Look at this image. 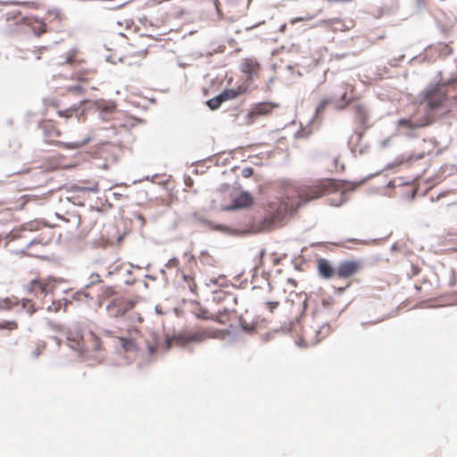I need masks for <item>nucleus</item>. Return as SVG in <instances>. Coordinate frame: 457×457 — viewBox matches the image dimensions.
<instances>
[{"label":"nucleus","instance_id":"5","mask_svg":"<svg viewBox=\"0 0 457 457\" xmlns=\"http://www.w3.org/2000/svg\"><path fill=\"white\" fill-rule=\"evenodd\" d=\"M213 302L220 305L218 310L221 311V313H226L227 316L237 312V298L233 293L216 291L213 294Z\"/></svg>","mask_w":457,"mask_h":457},{"label":"nucleus","instance_id":"16","mask_svg":"<svg viewBox=\"0 0 457 457\" xmlns=\"http://www.w3.org/2000/svg\"><path fill=\"white\" fill-rule=\"evenodd\" d=\"M317 269L323 278L329 279L337 276V268L326 259L320 258L317 261Z\"/></svg>","mask_w":457,"mask_h":457},{"label":"nucleus","instance_id":"33","mask_svg":"<svg viewBox=\"0 0 457 457\" xmlns=\"http://www.w3.org/2000/svg\"><path fill=\"white\" fill-rule=\"evenodd\" d=\"M354 111L361 121H364L366 120V112L362 106H361V105L355 106Z\"/></svg>","mask_w":457,"mask_h":457},{"label":"nucleus","instance_id":"26","mask_svg":"<svg viewBox=\"0 0 457 457\" xmlns=\"http://www.w3.org/2000/svg\"><path fill=\"white\" fill-rule=\"evenodd\" d=\"M93 74H94V72H91L88 71H79L74 74V79H77L78 81L87 82L91 79Z\"/></svg>","mask_w":457,"mask_h":457},{"label":"nucleus","instance_id":"4","mask_svg":"<svg viewBox=\"0 0 457 457\" xmlns=\"http://www.w3.org/2000/svg\"><path fill=\"white\" fill-rule=\"evenodd\" d=\"M71 348L81 355L90 356L104 349L101 339L92 331L83 334L71 335L67 337Z\"/></svg>","mask_w":457,"mask_h":457},{"label":"nucleus","instance_id":"32","mask_svg":"<svg viewBox=\"0 0 457 457\" xmlns=\"http://www.w3.org/2000/svg\"><path fill=\"white\" fill-rule=\"evenodd\" d=\"M38 198L37 196L34 195H22L21 198H20V201H21V208H23V206L30 202V201H37Z\"/></svg>","mask_w":457,"mask_h":457},{"label":"nucleus","instance_id":"35","mask_svg":"<svg viewBox=\"0 0 457 457\" xmlns=\"http://www.w3.org/2000/svg\"><path fill=\"white\" fill-rule=\"evenodd\" d=\"M62 308V303L60 301L58 302H53L52 305L47 307V310L50 312H59Z\"/></svg>","mask_w":457,"mask_h":457},{"label":"nucleus","instance_id":"49","mask_svg":"<svg viewBox=\"0 0 457 457\" xmlns=\"http://www.w3.org/2000/svg\"><path fill=\"white\" fill-rule=\"evenodd\" d=\"M2 204V203H0V205Z\"/></svg>","mask_w":457,"mask_h":457},{"label":"nucleus","instance_id":"40","mask_svg":"<svg viewBox=\"0 0 457 457\" xmlns=\"http://www.w3.org/2000/svg\"><path fill=\"white\" fill-rule=\"evenodd\" d=\"M1 304L5 309H10V308L12 307V303H11V301L9 299L4 300Z\"/></svg>","mask_w":457,"mask_h":457},{"label":"nucleus","instance_id":"41","mask_svg":"<svg viewBox=\"0 0 457 457\" xmlns=\"http://www.w3.org/2000/svg\"><path fill=\"white\" fill-rule=\"evenodd\" d=\"M447 195H448V192H443V193L439 194L436 198L431 196V201L432 202L438 201L439 199L445 197Z\"/></svg>","mask_w":457,"mask_h":457},{"label":"nucleus","instance_id":"30","mask_svg":"<svg viewBox=\"0 0 457 457\" xmlns=\"http://www.w3.org/2000/svg\"><path fill=\"white\" fill-rule=\"evenodd\" d=\"M183 278H184V281L186 282L187 287L189 288V290L192 293H195L197 287H196V284H195V282L194 280V278H192L191 276H188V275H184Z\"/></svg>","mask_w":457,"mask_h":457},{"label":"nucleus","instance_id":"18","mask_svg":"<svg viewBox=\"0 0 457 457\" xmlns=\"http://www.w3.org/2000/svg\"><path fill=\"white\" fill-rule=\"evenodd\" d=\"M253 198L247 192H242L237 197H236L233 201V205L228 207V210L231 209H238V208H246L253 204Z\"/></svg>","mask_w":457,"mask_h":457},{"label":"nucleus","instance_id":"34","mask_svg":"<svg viewBox=\"0 0 457 457\" xmlns=\"http://www.w3.org/2000/svg\"><path fill=\"white\" fill-rule=\"evenodd\" d=\"M329 103H330L329 99H323V100H321L320 103L319 104V105L316 108V113L317 114L322 113L324 112L325 108L327 107V105Z\"/></svg>","mask_w":457,"mask_h":457},{"label":"nucleus","instance_id":"11","mask_svg":"<svg viewBox=\"0 0 457 457\" xmlns=\"http://www.w3.org/2000/svg\"><path fill=\"white\" fill-rule=\"evenodd\" d=\"M261 70V64L253 57L244 58L241 61L240 71L247 76L248 79L258 78Z\"/></svg>","mask_w":457,"mask_h":457},{"label":"nucleus","instance_id":"48","mask_svg":"<svg viewBox=\"0 0 457 457\" xmlns=\"http://www.w3.org/2000/svg\"><path fill=\"white\" fill-rule=\"evenodd\" d=\"M345 195V192H342V193H341V197L343 198V196H344Z\"/></svg>","mask_w":457,"mask_h":457},{"label":"nucleus","instance_id":"2","mask_svg":"<svg viewBox=\"0 0 457 457\" xmlns=\"http://www.w3.org/2000/svg\"><path fill=\"white\" fill-rule=\"evenodd\" d=\"M454 82V80H449L447 83L444 84L429 85L421 91L419 107H423L425 109V114H430L432 116V120H434L436 112L449 108V97L446 86L453 85Z\"/></svg>","mask_w":457,"mask_h":457},{"label":"nucleus","instance_id":"29","mask_svg":"<svg viewBox=\"0 0 457 457\" xmlns=\"http://www.w3.org/2000/svg\"><path fill=\"white\" fill-rule=\"evenodd\" d=\"M232 314H228V316L226 315V313H221V311H217V313L214 314V319L213 320H216L221 324H228V321H229V319H230V316Z\"/></svg>","mask_w":457,"mask_h":457},{"label":"nucleus","instance_id":"3","mask_svg":"<svg viewBox=\"0 0 457 457\" xmlns=\"http://www.w3.org/2000/svg\"><path fill=\"white\" fill-rule=\"evenodd\" d=\"M436 148L437 143L434 139H422L411 154L400 155L392 163H389L387 168L392 169L396 166L411 167L424 157L436 153Z\"/></svg>","mask_w":457,"mask_h":457},{"label":"nucleus","instance_id":"47","mask_svg":"<svg viewBox=\"0 0 457 457\" xmlns=\"http://www.w3.org/2000/svg\"><path fill=\"white\" fill-rule=\"evenodd\" d=\"M67 62L71 63V58H68V59H67Z\"/></svg>","mask_w":457,"mask_h":457},{"label":"nucleus","instance_id":"45","mask_svg":"<svg viewBox=\"0 0 457 457\" xmlns=\"http://www.w3.org/2000/svg\"><path fill=\"white\" fill-rule=\"evenodd\" d=\"M39 354H40V351H39V349H38V348H37V351L35 352V354H34V355L37 357V356H38Z\"/></svg>","mask_w":457,"mask_h":457},{"label":"nucleus","instance_id":"44","mask_svg":"<svg viewBox=\"0 0 457 457\" xmlns=\"http://www.w3.org/2000/svg\"><path fill=\"white\" fill-rule=\"evenodd\" d=\"M148 351H149L150 354H153V353H155V348L154 346L149 345L148 346Z\"/></svg>","mask_w":457,"mask_h":457},{"label":"nucleus","instance_id":"42","mask_svg":"<svg viewBox=\"0 0 457 457\" xmlns=\"http://www.w3.org/2000/svg\"><path fill=\"white\" fill-rule=\"evenodd\" d=\"M214 228L220 231H226L228 229L227 226L225 225H216L214 226Z\"/></svg>","mask_w":457,"mask_h":457},{"label":"nucleus","instance_id":"37","mask_svg":"<svg viewBox=\"0 0 457 457\" xmlns=\"http://www.w3.org/2000/svg\"><path fill=\"white\" fill-rule=\"evenodd\" d=\"M253 168H250V167L245 168L242 170V176L244 178H250L253 175Z\"/></svg>","mask_w":457,"mask_h":457},{"label":"nucleus","instance_id":"25","mask_svg":"<svg viewBox=\"0 0 457 457\" xmlns=\"http://www.w3.org/2000/svg\"><path fill=\"white\" fill-rule=\"evenodd\" d=\"M18 328V323L15 320H0V329L12 331Z\"/></svg>","mask_w":457,"mask_h":457},{"label":"nucleus","instance_id":"24","mask_svg":"<svg viewBox=\"0 0 457 457\" xmlns=\"http://www.w3.org/2000/svg\"><path fill=\"white\" fill-rule=\"evenodd\" d=\"M116 296V292L112 287H103L101 289L100 297L103 300L113 298Z\"/></svg>","mask_w":457,"mask_h":457},{"label":"nucleus","instance_id":"43","mask_svg":"<svg viewBox=\"0 0 457 457\" xmlns=\"http://www.w3.org/2000/svg\"><path fill=\"white\" fill-rule=\"evenodd\" d=\"M264 255H265V250H262L260 252V264H259L260 266L262 265V259H263Z\"/></svg>","mask_w":457,"mask_h":457},{"label":"nucleus","instance_id":"38","mask_svg":"<svg viewBox=\"0 0 457 457\" xmlns=\"http://www.w3.org/2000/svg\"><path fill=\"white\" fill-rule=\"evenodd\" d=\"M18 4L26 5V6L34 8V9L37 8V4L35 2H22V3H18Z\"/></svg>","mask_w":457,"mask_h":457},{"label":"nucleus","instance_id":"9","mask_svg":"<svg viewBox=\"0 0 457 457\" xmlns=\"http://www.w3.org/2000/svg\"><path fill=\"white\" fill-rule=\"evenodd\" d=\"M221 332L212 328H198L195 330L188 331L183 334L181 337L187 343L190 342H203L208 338L220 337Z\"/></svg>","mask_w":457,"mask_h":457},{"label":"nucleus","instance_id":"14","mask_svg":"<svg viewBox=\"0 0 457 457\" xmlns=\"http://www.w3.org/2000/svg\"><path fill=\"white\" fill-rule=\"evenodd\" d=\"M54 237V232L52 231V228H46L37 237H35L31 241L30 245H29V253L30 255L41 257L40 254H37V253H35L32 252L33 246L36 245H47L53 241Z\"/></svg>","mask_w":457,"mask_h":457},{"label":"nucleus","instance_id":"39","mask_svg":"<svg viewBox=\"0 0 457 457\" xmlns=\"http://www.w3.org/2000/svg\"><path fill=\"white\" fill-rule=\"evenodd\" d=\"M68 90L70 92H73V93H81L82 92V87L80 86L71 87H69Z\"/></svg>","mask_w":457,"mask_h":457},{"label":"nucleus","instance_id":"19","mask_svg":"<svg viewBox=\"0 0 457 457\" xmlns=\"http://www.w3.org/2000/svg\"><path fill=\"white\" fill-rule=\"evenodd\" d=\"M340 94L343 107L346 106L353 99V86L349 83H343L340 86Z\"/></svg>","mask_w":457,"mask_h":457},{"label":"nucleus","instance_id":"17","mask_svg":"<svg viewBox=\"0 0 457 457\" xmlns=\"http://www.w3.org/2000/svg\"><path fill=\"white\" fill-rule=\"evenodd\" d=\"M21 23L28 26L37 36L46 32V24L36 18L23 17L21 19Z\"/></svg>","mask_w":457,"mask_h":457},{"label":"nucleus","instance_id":"36","mask_svg":"<svg viewBox=\"0 0 457 457\" xmlns=\"http://www.w3.org/2000/svg\"><path fill=\"white\" fill-rule=\"evenodd\" d=\"M267 307L269 308L270 312H272L275 309H277L279 305V302L278 301H270L266 303Z\"/></svg>","mask_w":457,"mask_h":457},{"label":"nucleus","instance_id":"20","mask_svg":"<svg viewBox=\"0 0 457 457\" xmlns=\"http://www.w3.org/2000/svg\"><path fill=\"white\" fill-rule=\"evenodd\" d=\"M246 91V87L241 85L236 89H226L220 95L223 101L232 100L237 98L238 96L244 94Z\"/></svg>","mask_w":457,"mask_h":457},{"label":"nucleus","instance_id":"22","mask_svg":"<svg viewBox=\"0 0 457 457\" xmlns=\"http://www.w3.org/2000/svg\"><path fill=\"white\" fill-rule=\"evenodd\" d=\"M199 262L201 264L206 265V266H214L216 263V261L213 258V256H212L211 254H209L206 252L201 253V254L199 256Z\"/></svg>","mask_w":457,"mask_h":457},{"label":"nucleus","instance_id":"21","mask_svg":"<svg viewBox=\"0 0 457 457\" xmlns=\"http://www.w3.org/2000/svg\"><path fill=\"white\" fill-rule=\"evenodd\" d=\"M84 185H77L74 188L77 191H87L92 193H96L99 191V184L96 180H88L82 182Z\"/></svg>","mask_w":457,"mask_h":457},{"label":"nucleus","instance_id":"23","mask_svg":"<svg viewBox=\"0 0 457 457\" xmlns=\"http://www.w3.org/2000/svg\"><path fill=\"white\" fill-rule=\"evenodd\" d=\"M194 313L198 319H202V320H213L214 319V314L210 313L208 312V310L204 309L202 307H199L198 309H196L194 312Z\"/></svg>","mask_w":457,"mask_h":457},{"label":"nucleus","instance_id":"7","mask_svg":"<svg viewBox=\"0 0 457 457\" xmlns=\"http://www.w3.org/2000/svg\"><path fill=\"white\" fill-rule=\"evenodd\" d=\"M56 287V281L51 278H37L29 282L27 290L35 296H46Z\"/></svg>","mask_w":457,"mask_h":457},{"label":"nucleus","instance_id":"31","mask_svg":"<svg viewBox=\"0 0 457 457\" xmlns=\"http://www.w3.org/2000/svg\"><path fill=\"white\" fill-rule=\"evenodd\" d=\"M22 308L27 311L29 314H33L37 309L35 308L34 303L29 299L22 300Z\"/></svg>","mask_w":457,"mask_h":457},{"label":"nucleus","instance_id":"8","mask_svg":"<svg viewBox=\"0 0 457 457\" xmlns=\"http://www.w3.org/2000/svg\"><path fill=\"white\" fill-rule=\"evenodd\" d=\"M330 327L328 324L320 326L319 328L305 329L302 337L303 345L309 346L317 344L328 336Z\"/></svg>","mask_w":457,"mask_h":457},{"label":"nucleus","instance_id":"10","mask_svg":"<svg viewBox=\"0 0 457 457\" xmlns=\"http://www.w3.org/2000/svg\"><path fill=\"white\" fill-rule=\"evenodd\" d=\"M141 333L137 328L129 330L128 337H119L118 340L124 352L135 353L139 350Z\"/></svg>","mask_w":457,"mask_h":457},{"label":"nucleus","instance_id":"28","mask_svg":"<svg viewBox=\"0 0 457 457\" xmlns=\"http://www.w3.org/2000/svg\"><path fill=\"white\" fill-rule=\"evenodd\" d=\"M223 99L221 98L220 95H219L218 96H215L210 100L207 101V105L212 109V110H216L218 109L220 104L223 103Z\"/></svg>","mask_w":457,"mask_h":457},{"label":"nucleus","instance_id":"1","mask_svg":"<svg viewBox=\"0 0 457 457\" xmlns=\"http://www.w3.org/2000/svg\"><path fill=\"white\" fill-rule=\"evenodd\" d=\"M339 187V181L328 178L287 185L283 199L268 205L267 216L271 222L280 221L286 215L295 214L306 204L337 192Z\"/></svg>","mask_w":457,"mask_h":457},{"label":"nucleus","instance_id":"13","mask_svg":"<svg viewBox=\"0 0 457 457\" xmlns=\"http://www.w3.org/2000/svg\"><path fill=\"white\" fill-rule=\"evenodd\" d=\"M361 268L357 261H345L341 262L337 268V277L339 278H348L355 275Z\"/></svg>","mask_w":457,"mask_h":457},{"label":"nucleus","instance_id":"27","mask_svg":"<svg viewBox=\"0 0 457 457\" xmlns=\"http://www.w3.org/2000/svg\"><path fill=\"white\" fill-rule=\"evenodd\" d=\"M79 109V106H72L71 108H68V109H65L63 111H59L58 112V115L60 117H64V118H71L72 117L75 113L78 112Z\"/></svg>","mask_w":457,"mask_h":457},{"label":"nucleus","instance_id":"6","mask_svg":"<svg viewBox=\"0 0 457 457\" xmlns=\"http://www.w3.org/2000/svg\"><path fill=\"white\" fill-rule=\"evenodd\" d=\"M135 306V302L123 296H115L107 304L108 314L113 318L123 317L129 311Z\"/></svg>","mask_w":457,"mask_h":457},{"label":"nucleus","instance_id":"12","mask_svg":"<svg viewBox=\"0 0 457 457\" xmlns=\"http://www.w3.org/2000/svg\"><path fill=\"white\" fill-rule=\"evenodd\" d=\"M274 107L273 104L268 102L256 104L246 115V124H253L257 117L270 113Z\"/></svg>","mask_w":457,"mask_h":457},{"label":"nucleus","instance_id":"15","mask_svg":"<svg viewBox=\"0 0 457 457\" xmlns=\"http://www.w3.org/2000/svg\"><path fill=\"white\" fill-rule=\"evenodd\" d=\"M432 122V116L425 114L422 119L412 120L411 119H401L398 120V127L404 128L409 130H414L418 128H422L429 125Z\"/></svg>","mask_w":457,"mask_h":457},{"label":"nucleus","instance_id":"46","mask_svg":"<svg viewBox=\"0 0 457 457\" xmlns=\"http://www.w3.org/2000/svg\"><path fill=\"white\" fill-rule=\"evenodd\" d=\"M345 200V199H342L337 205H340L341 204H343Z\"/></svg>","mask_w":457,"mask_h":457}]
</instances>
